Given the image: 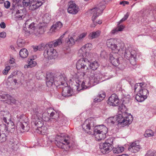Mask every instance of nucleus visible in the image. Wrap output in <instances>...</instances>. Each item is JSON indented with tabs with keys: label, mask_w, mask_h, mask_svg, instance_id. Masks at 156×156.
<instances>
[{
	"label": "nucleus",
	"mask_w": 156,
	"mask_h": 156,
	"mask_svg": "<svg viewBox=\"0 0 156 156\" xmlns=\"http://www.w3.org/2000/svg\"><path fill=\"white\" fill-rule=\"evenodd\" d=\"M90 27H95L93 23L90 25Z\"/></svg>",
	"instance_id": "obj_61"
},
{
	"label": "nucleus",
	"mask_w": 156,
	"mask_h": 156,
	"mask_svg": "<svg viewBox=\"0 0 156 156\" xmlns=\"http://www.w3.org/2000/svg\"><path fill=\"white\" fill-rule=\"evenodd\" d=\"M15 63V59L13 58L10 59L9 60V63L10 65L13 64Z\"/></svg>",
	"instance_id": "obj_57"
},
{
	"label": "nucleus",
	"mask_w": 156,
	"mask_h": 156,
	"mask_svg": "<svg viewBox=\"0 0 156 156\" xmlns=\"http://www.w3.org/2000/svg\"><path fill=\"white\" fill-rule=\"evenodd\" d=\"M117 41L115 39H108L106 41L107 45L112 51H114L116 52H118L119 54H121L122 56L129 60L132 65L136 64V51L133 49L131 47L126 48L123 42L116 44Z\"/></svg>",
	"instance_id": "obj_2"
},
{
	"label": "nucleus",
	"mask_w": 156,
	"mask_h": 156,
	"mask_svg": "<svg viewBox=\"0 0 156 156\" xmlns=\"http://www.w3.org/2000/svg\"><path fill=\"white\" fill-rule=\"evenodd\" d=\"M55 115L57 116L58 118V115L57 114V113L55 114V112H51L50 114V116L52 118V119H55V118L53 117Z\"/></svg>",
	"instance_id": "obj_53"
},
{
	"label": "nucleus",
	"mask_w": 156,
	"mask_h": 156,
	"mask_svg": "<svg viewBox=\"0 0 156 156\" xmlns=\"http://www.w3.org/2000/svg\"><path fill=\"white\" fill-rule=\"evenodd\" d=\"M15 142L13 139H10L8 142V145L9 146L12 147H14L15 145Z\"/></svg>",
	"instance_id": "obj_46"
},
{
	"label": "nucleus",
	"mask_w": 156,
	"mask_h": 156,
	"mask_svg": "<svg viewBox=\"0 0 156 156\" xmlns=\"http://www.w3.org/2000/svg\"><path fill=\"white\" fill-rule=\"evenodd\" d=\"M25 42L24 40L20 38L18 39L17 41V43L19 47H22L24 46Z\"/></svg>",
	"instance_id": "obj_37"
},
{
	"label": "nucleus",
	"mask_w": 156,
	"mask_h": 156,
	"mask_svg": "<svg viewBox=\"0 0 156 156\" xmlns=\"http://www.w3.org/2000/svg\"><path fill=\"white\" fill-rule=\"evenodd\" d=\"M97 23H98L99 24H100L102 23V21L101 20H99Z\"/></svg>",
	"instance_id": "obj_58"
},
{
	"label": "nucleus",
	"mask_w": 156,
	"mask_h": 156,
	"mask_svg": "<svg viewBox=\"0 0 156 156\" xmlns=\"http://www.w3.org/2000/svg\"><path fill=\"white\" fill-rule=\"evenodd\" d=\"M87 35L86 33H83L78 36L76 40V41L79 42L82 41Z\"/></svg>",
	"instance_id": "obj_40"
},
{
	"label": "nucleus",
	"mask_w": 156,
	"mask_h": 156,
	"mask_svg": "<svg viewBox=\"0 0 156 156\" xmlns=\"http://www.w3.org/2000/svg\"><path fill=\"white\" fill-rule=\"evenodd\" d=\"M129 15V13L127 12L126 15H125L124 17L118 23V25H119L120 23L125 21L128 18Z\"/></svg>",
	"instance_id": "obj_42"
},
{
	"label": "nucleus",
	"mask_w": 156,
	"mask_h": 156,
	"mask_svg": "<svg viewBox=\"0 0 156 156\" xmlns=\"http://www.w3.org/2000/svg\"><path fill=\"white\" fill-rule=\"evenodd\" d=\"M62 43V40H61L60 39H58L57 40L50 42L48 43L47 44L51 46V47H52L54 48V47H56L60 45Z\"/></svg>",
	"instance_id": "obj_25"
},
{
	"label": "nucleus",
	"mask_w": 156,
	"mask_h": 156,
	"mask_svg": "<svg viewBox=\"0 0 156 156\" xmlns=\"http://www.w3.org/2000/svg\"><path fill=\"white\" fill-rule=\"evenodd\" d=\"M76 41L75 40L74 38L71 36H69L68 38L66 39V43L69 47H70L74 44Z\"/></svg>",
	"instance_id": "obj_30"
},
{
	"label": "nucleus",
	"mask_w": 156,
	"mask_h": 156,
	"mask_svg": "<svg viewBox=\"0 0 156 156\" xmlns=\"http://www.w3.org/2000/svg\"><path fill=\"white\" fill-rule=\"evenodd\" d=\"M99 146L101 151L103 154L108 153L112 149V146H110L104 143L100 144Z\"/></svg>",
	"instance_id": "obj_19"
},
{
	"label": "nucleus",
	"mask_w": 156,
	"mask_h": 156,
	"mask_svg": "<svg viewBox=\"0 0 156 156\" xmlns=\"http://www.w3.org/2000/svg\"><path fill=\"white\" fill-rule=\"evenodd\" d=\"M62 26V24L60 22H57L55 24L52 26L50 30L52 32H55L56 30L60 29Z\"/></svg>",
	"instance_id": "obj_23"
},
{
	"label": "nucleus",
	"mask_w": 156,
	"mask_h": 156,
	"mask_svg": "<svg viewBox=\"0 0 156 156\" xmlns=\"http://www.w3.org/2000/svg\"><path fill=\"white\" fill-rule=\"evenodd\" d=\"M44 49L43 55L45 58L52 59H55L58 57V54L56 50L48 44L45 45Z\"/></svg>",
	"instance_id": "obj_9"
},
{
	"label": "nucleus",
	"mask_w": 156,
	"mask_h": 156,
	"mask_svg": "<svg viewBox=\"0 0 156 156\" xmlns=\"http://www.w3.org/2000/svg\"><path fill=\"white\" fill-rule=\"evenodd\" d=\"M4 6L5 8L8 9L10 7V3L9 1H7L4 2Z\"/></svg>",
	"instance_id": "obj_50"
},
{
	"label": "nucleus",
	"mask_w": 156,
	"mask_h": 156,
	"mask_svg": "<svg viewBox=\"0 0 156 156\" xmlns=\"http://www.w3.org/2000/svg\"><path fill=\"white\" fill-rule=\"evenodd\" d=\"M119 156H129L126 154H122V155H119Z\"/></svg>",
	"instance_id": "obj_60"
},
{
	"label": "nucleus",
	"mask_w": 156,
	"mask_h": 156,
	"mask_svg": "<svg viewBox=\"0 0 156 156\" xmlns=\"http://www.w3.org/2000/svg\"><path fill=\"white\" fill-rule=\"evenodd\" d=\"M88 66L90 68L89 69L94 71V70L96 69L98 67L99 64L97 61H95L91 62H90Z\"/></svg>",
	"instance_id": "obj_28"
},
{
	"label": "nucleus",
	"mask_w": 156,
	"mask_h": 156,
	"mask_svg": "<svg viewBox=\"0 0 156 156\" xmlns=\"http://www.w3.org/2000/svg\"><path fill=\"white\" fill-rule=\"evenodd\" d=\"M109 59L111 63L116 66H119L121 62L122 58L118 54L112 53L110 55Z\"/></svg>",
	"instance_id": "obj_13"
},
{
	"label": "nucleus",
	"mask_w": 156,
	"mask_h": 156,
	"mask_svg": "<svg viewBox=\"0 0 156 156\" xmlns=\"http://www.w3.org/2000/svg\"><path fill=\"white\" fill-rule=\"evenodd\" d=\"M154 132L151 129H147L145 131L144 136L146 137L152 136H154Z\"/></svg>",
	"instance_id": "obj_38"
},
{
	"label": "nucleus",
	"mask_w": 156,
	"mask_h": 156,
	"mask_svg": "<svg viewBox=\"0 0 156 156\" xmlns=\"http://www.w3.org/2000/svg\"><path fill=\"white\" fill-rule=\"evenodd\" d=\"M55 144L59 148H63L64 145H68L70 148V139L68 136H66L64 134L62 133L58 135L55 138Z\"/></svg>",
	"instance_id": "obj_7"
},
{
	"label": "nucleus",
	"mask_w": 156,
	"mask_h": 156,
	"mask_svg": "<svg viewBox=\"0 0 156 156\" xmlns=\"http://www.w3.org/2000/svg\"><path fill=\"white\" fill-rule=\"evenodd\" d=\"M12 76L11 75H10L9 77V78H11V77Z\"/></svg>",
	"instance_id": "obj_63"
},
{
	"label": "nucleus",
	"mask_w": 156,
	"mask_h": 156,
	"mask_svg": "<svg viewBox=\"0 0 156 156\" xmlns=\"http://www.w3.org/2000/svg\"><path fill=\"white\" fill-rule=\"evenodd\" d=\"M51 20V16L48 13H46L42 17L43 23H44L46 24L48 23Z\"/></svg>",
	"instance_id": "obj_33"
},
{
	"label": "nucleus",
	"mask_w": 156,
	"mask_h": 156,
	"mask_svg": "<svg viewBox=\"0 0 156 156\" xmlns=\"http://www.w3.org/2000/svg\"><path fill=\"white\" fill-rule=\"evenodd\" d=\"M21 9L16 11V18L18 20L23 19L27 13L26 9L24 7H21Z\"/></svg>",
	"instance_id": "obj_15"
},
{
	"label": "nucleus",
	"mask_w": 156,
	"mask_h": 156,
	"mask_svg": "<svg viewBox=\"0 0 156 156\" xmlns=\"http://www.w3.org/2000/svg\"><path fill=\"white\" fill-rule=\"evenodd\" d=\"M105 8V5H99L98 7L93 8L91 10V12L93 14L92 20L95 26L97 25V23L94 22V21L97 17L102 13Z\"/></svg>",
	"instance_id": "obj_11"
},
{
	"label": "nucleus",
	"mask_w": 156,
	"mask_h": 156,
	"mask_svg": "<svg viewBox=\"0 0 156 156\" xmlns=\"http://www.w3.org/2000/svg\"><path fill=\"white\" fill-rule=\"evenodd\" d=\"M47 25L44 23H40L38 25V27L37 29V34H42L44 33L45 31L47 28Z\"/></svg>",
	"instance_id": "obj_20"
},
{
	"label": "nucleus",
	"mask_w": 156,
	"mask_h": 156,
	"mask_svg": "<svg viewBox=\"0 0 156 156\" xmlns=\"http://www.w3.org/2000/svg\"><path fill=\"white\" fill-rule=\"evenodd\" d=\"M90 61L87 58H82L78 60L76 63V68L78 70L81 72L83 76L86 75L88 78L85 80L79 77L75 76L73 78L74 83L75 89L78 91L86 89L98 83V78L94 72L89 69L87 66L89 65Z\"/></svg>",
	"instance_id": "obj_1"
},
{
	"label": "nucleus",
	"mask_w": 156,
	"mask_h": 156,
	"mask_svg": "<svg viewBox=\"0 0 156 156\" xmlns=\"http://www.w3.org/2000/svg\"><path fill=\"white\" fill-rule=\"evenodd\" d=\"M52 110L51 109H49L48 110L47 112H45L42 114H41V119L42 120L45 121H47L49 120V114L51 112L50 110Z\"/></svg>",
	"instance_id": "obj_26"
},
{
	"label": "nucleus",
	"mask_w": 156,
	"mask_h": 156,
	"mask_svg": "<svg viewBox=\"0 0 156 156\" xmlns=\"http://www.w3.org/2000/svg\"><path fill=\"white\" fill-rule=\"evenodd\" d=\"M69 7L67 9L68 12L72 14H76L79 11L78 7L74 3H69Z\"/></svg>",
	"instance_id": "obj_18"
},
{
	"label": "nucleus",
	"mask_w": 156,
	"mask_h": 156,
	"mask_svg": "<svg viewBox=\"0 0 156 156\" xmlns=\"http://www.w3.org/2000/svg\"><path fill=\"white\" fill-rule=\"evenodd\" d=\"M19 54L20 57L22 58H25L28 56V52L26 49L23 48L20 50Z\"/></svg>",
	"instance_id": "obj_31"
},
{
	"label": "nucleus",
	"mask_w": 156,
	"mask_h": 156,
	"mask_svg": "<svg viewBox=\"0 0 156 156\" xmlns=\"http://www.w3.org/2000/svg\"><path fill=\"white\" fill-rule=\"evenodd\" d=\"M125 27V26L123 25L118 26L116 28L113 29L111 31V33L112 34H115L118 31H122Z\"/></svg>",
	"instance_id": "obj_35"
},
{
	"label": "nucleus",
	"mask_w": 156,
	"mask_h": 156,
	"mask_svg": "<svg viewBox=\"0 0 156 156\" xmlns=\"http://www.w3.org/2000/svg\"><path fill=\"white\" fill-rule=\"evenodd\" d=\"M113 152L114 153H119L122 152L124 150L123 147L118 146L117 147L112 148Z\"/></svg>",
	"instance_id": "obj_34"
},
{
	"label": "nucleus",
	"mask_w": 156,
	"mask_h": 156,
	"mask_svg": "<svg viewBox=\"0 0 156 156\" xmlns=\"http://www.w3.org/2000/svg\"><path fill=\"white\" fill-rule=\"evenodd\" d=\"M108 128L104 125L96 126L94 129L93 133L96 140L100 141L104 139L106 137Z\"/></svg>",
	"instance_id": "obj_6"
},
{
	"label": "nucleus",
	"mask_w": 156,
	"mask_h": 156,
	"mask_svg": "<svg viewBox=\"0 0 156 156\" xmlns=\"http://www.w3.org/2000/svg\"><path fill=\"white\" fill-rule=\"evenodd\" d=\"M0 27L4 29L6 27V25L4 22H2L0 24Z\"/></svg>",
	"instance_id": "obj_56"
},
{
	"label": "nucleus",
	"mask_w": 156,
	"mask_h": 156,
	"mask_svg": "<svg viewBox=\"0 0 156 156\" xmlns=\"http://www.w3.org/2000/svg\"><path fill=\"white\" fill-rule=\"evenodd\" d=\"M94 123V118H90L86 119L82 125L83 129L89 134H92L94 131L92 129L95 125Z\"/></svg>",
	"instance_id": "obj_10"
},
{
	"label": "nucleus",
	"mask_w": 156,
	"mask_h": 156,
	"mask_svg": "<svg viewBox=\"0 0 156 156\" xmlns=\"http://www.w3.org/2000/svg\"><path fill=\"white\" fill-rule=\"evenodd\" d=\"M130 98V96L129 95H127L126 97H124L123 98V102H124L126 101L129 102V100Z\"/></svg>",
	"instance_id": "obj_52"
},
{
	"label": "nucleus",
	"mask_w": 156,
	"mask_h": 156,
	"mask_svg": "<svg viewBox=\"0 0 156 156\" xmlns=\"http://www.w3.org/2000/svg\"><path fill=\"white\" fill-rule=\"evenodd\" d=\"M3 115L1 116V119L3 122L6 124L3 126L5 127V131H2L0 133V143H2L5 141L8 135V130L12 133L15 131L16 129V127L13 122L11 121V115L8 111L3 112Z\"/></svg>",
	"instance_id": "obj_3"
},
{
	"label": "nucleus",
	"mask_w": 156,
	"mask_h": 156,
	"mask_svg": "<svg viewBox=\"0 0 156 156\" xmlns=\"http://www.w3.org/2000/svg\"><path fill=\"white\" fill-rule=\"evenodd\" d=\"M148 95V90L143 88L139 90L135 98L137 101L141 102L147 98Z\"/></svg>",
	"instance_id": "obj_12"
},
{
	"label": "nucleus",
	"mask_w": 156,
	"mask_h": 156,
	"mask_svg": "<svg viewBox=\"0 0 156 156\" xmlns=\"http://www.w3.org/2000/svg\"><path fill=\"white\" fill-rule=\"evenodd\" d=\"M20 130L22 132H24V131L25 130V129H24L25 126H24V125L22 123L20 122Z\"/></svg>",
	"instance_id": "obj_51"
},
{
	"label": "nucleus",
	"mask_w": 156,
	"mask_h": 156,
	"mask_svg": "<svg viewBox=\"0 0 156 156\" xmlns=\"http://www.w3.org/2000/svg\"><path fill=\"white\" fill-rule=\"evenodd\" d=\"M65 35V34H64L63 35L61 36L59 39H60L61 40L64 37V36Z\"/></svg>",
	"instance_id": "obj_59"
},
{
	"label": "nucleus",
	"mask_w": 156,
	"mask_h": 156,
	"mask_svg": "<svg viewBox=\"0 0 156 156\" xmlns=\"http://www.w3.org/2000/svg\"><path fill=\"white\" fill-rule=\"evenodd\" d=\"M33 123L37 127L36 132L39 134H43L46 133L47 127L44 126V122L41 119V111L37 108H33L31 111Z\"/></svg>",
	"instance_id": "obj_4"
},
{
	"label": "nucleus",
	"mask_w": 156,
	"mask_h": 156,
	"mask_svg": "<svg viewBox=\"0 0 156 156\" xmlns=\"http://www.w3.org/2000/svg\"><path fill=\"white\" fill-rule=\"evenodd\" d=\"M43 2L41 1H40L38 0L34 1L31 3L29 7L30 9L32 10H35L41 6Z\"/></svg>",
	"instance_id": "obj_22"
},
{
	"label": "nucleus",
	"mask_w": 156,
	"mask_h": 156,
	"mask_svg": "<svg viewBox=\"0 0 156 156\" xmlns=\"http://www.w3.org/2000/svg\"><path fill=\"white\" fill-rule=\"evenodd\" d=\"M125 116L123 117L122 115L119 114L114 116L115 122L118 123L123 126L127 125L131 123L133 120V118L130 114H125Z\"/></svg>",
	"instance_id": "obj_8"
},
{
	"label": "nucleus",
	"mask_w": 156,
	"mask_h": 156,
	"mask_svg": "<svg viewBox=\"0 0 156 156\" xmlns=\"http://www.w3.org/2000/svg\"><path fill=\"white\" fill-rule=\"evenodd\" d=\"M66 80L64 74L58 73L54 77L51 74L49 73L47 75L46 83L48 87L51 86L53 83L56 86H63L64 84L67 85L66 83L65 84Z\"/></svg>",
	"instance_id": "obj_5"
},
{
	"label": "nucleus",
	"mask_w": 156,
	"mask_h": 156,
	"mask_svg": "<svg viewBox=\"0 0 156 156\" xmlns=\"http://www.w3.org/2000/svg\"><path fill=\"white\" fill-rule=\"evenodd\" d=\"M0 97L1 98L4 99L3 100V101L9 104H16L17 103V102H18L17 101L8 94L0 95Z\"/></svg>",
	"instance_id": "obj_14"
},
{
	"label": "nucleus",
	"mask_w": 156,
	"mask_h": 156,
	"mask_svg": "<svg viewBox=\"0 0 156 156\" xmlns=\"http://www.w3.org/2000/svg\"><path fill=\"white\" fill-rule=\"evenodd\" d=\"M145 86L144 83H136L134 86V90H136L137 89L140 90L143 88H144Z\"/></svg>",
	"instance_id": "obj_36"
},
{
	"label": "nucleus",
	"mask_w": 156,
	"mask_h": 156,
	"mask_svg": "<svg viewBox=\"0 0 156 156\" xmlns=\"http://www.w3.org/2000/svg\"><path fill=\"white\" fill-rule=\"evenodd\" d=\"M18 2H19V1H20V0H16Z\"/></svg>",
	"instance_id": "obj_64"
},
{
	"label": "nucleus",
	"mask_w": 156,
	"mask_h": 156,
	"mask_svg": "<svg viewBox=\"0 0 156 156\" xmlns=\"http://www.w3.org/2000/svg\"><path fill=\"white\" fill-rule=\"evenodd\" d=\"M2 16V13L1 12H0V17Z\"/></svg>",
	"instance_id": "obj_62"
},
{
	"label": "nucleus",
	"mask_w": 156,
	"mask_h": 156,
	"mask_svg": "<svg viewBox=\"0 0 156 156\" xmlns=\"http://www.w3.org/2000/svg\"><path fill=\"white\" fill-rule=\"evenodd\" d=\"M6 36V34L5 32H2L0 33V37L4 38Z\"/></svg>",
	"instance_id": "obj_55"
},
{
	"label": "nucleus",
	"mask_w": 156,
	"mask_h": 156,
	"mask_svg": "<svg viewBox=\"0 0 156 156\" xmlns=\"http://www.w3.org/2000/svg\"><path fill=\"white\" fill-rule=\"evenodd\" d=\"M42 46L41 45L33 46L34 50V51H41L42 50Z\"/></svg>",
	"instance_id": "obj_44"
},
{
	"label": "nucleus",
	"mask_w": 156,
	"mask_h": 156,
	"mask_svg": "<svg viewBox=\"0 0 156 156\" xmlns=\"http://www.w3.org/2000/svg\"><path fill=\"white\" fill-rule=\"evenodd\" d=\"M129 3L128 2L123 1L122 2H120L119 3V4L120 5H122L123 6H124L126 4L128 5Z\"/></svg>",
	"instance_id": "obj_54"
},
{
	"label": "nucleus",
	"mask_w": 156,
	"mask_h": 156,
	"mask_svg": "<svg viewBox=\"0 0 156 156\" xmlns=\"http://www.w3.org/2000/svg\"><path fill=\"white\" fill-rule=\"evenodd\" d=\"M145 156H156V151L153 150H149Z\"/></svg>",
	"instance_id": "obj_41"
},
{
	"label": "nucleus",
	"mask_w": 156,
	"mask_h": 156,
	"mask_svg": "<svg viewBox=\"0 0 156 156\" xmlns=\"http://www.w3.org/2000/svg\"><path fill=\"white\" fill-rule=\"evenodd\" d=\"M142 148L138 141L135 142L131 144L128 148L129 150L132 152L136 153L142 149Z\"/></svg>",
	"instance_id": "obj_16"
},
{
	"label": "nucleus",
	"mask_w": 156,
	"mask_h": 156,
	"mask_svg": "<svg viewBox=\"0 0 156 156\" xmlns=\"http://www.w3.org/2000/svg\"><path fill=\"white\" fill-rule=\"evenodd\" d=\"M105 96V92H101L100 94H98L97 98L94 99V101L95 102H100L104 99Z\"/></svg>",
	"instance_id": "obj_27"
},
{
	"label": "nucleus",
	"mask_w": 156,
	"mask_h": 156,
	"mask_svg": "<svg viewBox=\"0 0 156 156\" xmlns=\"http://www.w3.org/2000/svg\"><path fill=\"white\" fill-rule=\"evenodd\" d=\"M115 117H112L109 118L106 120V121L108 124L110 125H113L116 122L115 121Z\"/></svg>",
	"instance_id": "obj_39"
},
{
	"label": "nucleus",
	"mask_w": 156,
	"mask_h": 156,
	"mask_svg": "<svg viewBox=\"0 0 156 156\" xmlns=\"http://www.w3.org/2000/svg\"><path fill=\"white\" fill-rule=\"evenodd\" d=\"M88 51H87L83 46L78 51L79 55L80 56H82L84 58H88L89 54Z\"/></svg>",
	"instance_id": "obj_24"
},
{
	"label": "nucleus",
	"mask_w": 156,
	"mask_h": 156,
	"mask_svg": "<svg viewBox=\"0 0 156 156\" xmlns=\"http://www.w3.org/2000/svg\"><path fill=\"white\" fill-rule=\"evenodd\" d=\"M63 88L62 91V95L64 97H69L72 95V91L71 88L68 86L65 87H60Z\"/></svg>",
	"instance_id": "obj_21"
},
{
	"label": "nucleus",
	"mask_w": 156,
	"mask_h": 156,
	"mask_svg": "<svg viewBox=\"0 0 156 156\" xmlns=\"http://www.w3.org/2000/svg\"><path fill=\"white\" fill-rule=\"evenodd\" d=\"M113 139V138H110L106 140L105 142L104 143L105 144H106L110 146H112V144Z\"/></svg>",
	"instance_id": "obj_43"
},
{
	"label": "nucleus",
	"mask_w": 156,
	"mask_h": 156,
	"mask_svg": "<svg viewBox=\"0 0 156 156\" xmlns=\"http://www.w3.org/2000/svg\"><path fill=\"white\" fill-rule=\"evenodd\" d=\"M35 23L34 22L32 23L29 25V28L33 30H35Z\"/></svg>",
	"instance_id": "obj_49"
},
{
	"label": "nucleus",
	"mask_w": 156,
	"mask_h": 156,
	"mask_svg": "<svg viewBox=\"0 0 156 156\" xmlns=\"http://www.w3.org/2000/svg\"><path fill=\"white\" fill-rule=\"evenodd\" d=\"M119 102L118 96L115 94H113L109 98L108 104L111 106H116L118 105Z\"/></svg>",
	"instance_id": "obj_17"
},
{
	"label": "nucleus",
	"mask_w": 156,
	"mask_h": 156,
	"mask_svg": "<svg viewBox=\"0 0 156 156\" xmlns=\"http://www.w3.org/2000/svg\"><path fill=\"white\" fill-rule=\"evenodd\" d=\"M101 31L100 30H98L96 31H94L90 33L89 35V38L93 39L98 37L101 34Z\"/></svg>",
	"instance_id": "obj_32"
},
{
	"label": "nucleus",
	"mask_w": 156,
	"mask_h": 156,
	"mask_svg": "<svg viewBox=\"0 0 156 156\" xmlns=\"http://www.w3.org/2000/svg\"><path fill=\"white\" fill-rule=\"evenodd\" d=\"M23 4L24 5L27 6L30 4V0H23Z\"/></svg>",
	"instance_id": "obj_48"
},
{
	"label": "nucleus",
	"mask_w": 156,
	"mask_h": 156,
	"mask_svg": "<svg viewBox=\"0 0 156 156\" xmlns=\"http://www.w3.org/2000/svg\"><path fill=\"white\" fill-rule=\"evenodd\" d=\"M88 51L92 48V45L90 43H87L83 46Z\"/></svg>",
	"instance_id": "obj_45"
},
{
	"label": "nucleus",
	"mask_w": 156,
	"mask_h": 156,
	"mask_svg": "<svg viewBox=\"0 0 156 156\" xmlns=\"http://www.w3.org/2000/svg\"><path fill=\"white\" fill-rule=\"evenodd\" d=\"M11 68L9 66H6L3 72L4 74L6 75L7 74L8 72L10 70Z\"/></svg>",
	"instance_id": "obj_47"
},
{
	"label": "nucleus",
	"mask_w": 156,
	"mask_h": 156,
	"mask_svg": "<svg viewBox=\"0 0 156 156\" xmlns=\"http://www.w3.org/2000/svg\"><path fill=\"white\" fill-rule=\"evenodd\" d=\"M34 58L33 59L31 58H29L28 60V65H26L24 66L25 68H32L36 65V62L35 61H34Z\"/></svg>",
	"instance_id": "obj_29"
}]
</instances>
